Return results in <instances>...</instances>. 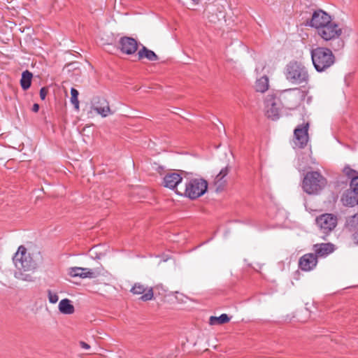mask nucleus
<instances>
[{
    "label": "nucleus",
    "instance_id": "11",
    "mask_svg": "<svg viewBox=\"0 0 358 358\" xmlns=\"http://www.w3.org/2000/svg\"><path fill=\"white\" fill-rule=\"evenodd\" d=\"M118 48L122 53L131 55L137 51L138 43L132 37L122 36L119 40Z\"/></svg>",
    "mask_w": 358,
    "mask_h": 358
},
{
    "label": "nucleus",
    "instance_id": "3",
    "mask_svg": "<svg viewBox=\"0 0 358 358\" xmlns=\"http://www.w3.org/2000/svg\"><path fill=\"white\" fill-rule=\"evenodd\" d=\"M333 51L331 48L327 47H317L310 50L313 64L317 72L327 71L336 62Z\"/></svg>",
    "mask_w": 358,
    "mask_h": 358
},
{
    "label": "nucleus",
    "instance_id": "32",
    "mask_svg": "<svg viewBox=\"0 0 358 358\" xmlns=\"http://www.w3.org/2000/svg\"><path fill=\"white\" fill-rule=\"evenodd\" d=\"M79 344L80 346L83 349L89 350L90 348V345L84 341H80Z\"/></svg>",
    "mask_w": 358,
    "mask_h": 358
},
{
    "label": "nucleus",
    "instance_id": "6",
    "mask_svg": "<svg viewBox=\"0 0 358 358\" xmlns=\"http://www.w3.org/2000/svg\"><path fill=\"white\" fill-rule=\"evenodd\" d=\"M308 92L295 87L281 92L277 99L282 108L294 110L305 99Z\"/></svg>",
    "mask_w": 358,
    "mask_h": 358
},
{
    "label": "nucleus",
    "instance_id": "23",
    "mask_svg": "<svg viewBox=\"0 0 358 358\" xmlns=\"http://www.w3.org/2000/svg\"><path fill=\"white\" fill-rule=\"evenodd\" d=\"M58 307L59 312L65 315L73 314L75 311V308L69 299H62Z\"/></svg>",
    "mask_w": 358,
    "mask_h": 358
},
{
    "label": "nucleus",
    "instance_id": "25",
    "mask_svg": "<svg viewBox=\"0 0 358 358\" xmlns=\"http://www.w3.org/2000/svg\"><path fill=\"white\" fill-rule=\"evenodd\" d=\"M231 320V317H229L226 313L221 314L219 317L216 316H210L209 318V324L210 325H222L226 323H228Z\"/></svg>",
    "mask_w": 358,
    "mask_h": 358
},
{
    "label": "nucleus",
    "instance_id": "29",
    "mask_svg": "<svg viewBox=\"0 0 358 358\" xmlns=\"http://www.w3.org/2000/svg\"><path fill=\"white\" fill-rule=\"evenodd\" d=\"M49 302L55 303L58 301L59 297L57 293H53L50 289L47 291Z\"/></svg>",
    "mask_w": 358,
    "mask_h": 358
},
{
    "label": "nucleus",
    "instance_id": "27",
    "mask_svg": "<svg viewBox=\"0 0 358 358\" xmlns=\"http://www.w3.org/2000/svg\"><path fill=\"white\" fill-rule=\"evenodd\" d=\"M71 103L74 106L76 110L79 109V101H78V91L74 87L71 89Z\"/></svg>",
    "mask_w": 358,
    "mask_h": 358
},
{
    "label": "nucleus",
    "instance_id": "16",
    "mask_svg": "<svg viewBox=\"0 0 358 358\" xmlns=\"http://www.w3.org/2000/svg\"><path fill=\"white\" fill-rule=\"evenodd\" d=\"M316 258L325 257L335 250V245L331 243L314 244L313 246Z\"/></svg>",
    "mask_w": 358,
    "mask_h": 358
},
{
    "label": "nucleus",
    "instance_id": "1",
    "mask_svg": "<svg viewBox=\"0 0 358 358\" xmlns=\"http://www.w3.org/2000/svg\"><path fill=\"white\" fill-rule=\"evenodd\" d=\"M13 262L17 268L15 273L16 278L27 282L34 281L32 273L36 269L37 264L30 255L27 253V248L24 245L18 248L13 257Z\"/></svg>",
    "mask_w": 358,
    "mask_h": 358
},
{
    "label": "nucleus",
    "instance_id": "19",
    "mask_svg": "<svg viewBox=\"0 0 358 358\" xmlns=\"http://www.w3.org/2000/svg\"><path fill=\"white\" fill-rule=\"evenodd\" d=\"M68 274L73 278L80 277L81 278H95V273L90 268L83 267H71L69 268Z\"/></svg>",
    "mask_w": 358,
    "mask_h": 358
},
{
    "label": "nucleus",
    "instance_id": "8",
    "mask_svg": "<svg viewBox=\"0 0 358 358\" xmlns=\"http://www.w3.org/2000/svg\"><path fill=\"white\" fill-rule=\"evenodd\" d=\"M317 225L323 234L328 235L337 225V217L331 213H324L316 217Z\"/></svg>",
    "mask_w": 358,
    "mask_h": 358
},
{
    "label": "nucleus",
    "instance_id": "4",
    "mask_svg": "<svg viewBox=\"0 0 358 358\" xmlns=\"http://www.w3.org/2000/svg\"><path fill=\"white\" fill-rule=\"evenodd\" d=\"M327 185V178L320 171H310L303 175L301 187L306 194L317 195L320 194Z\"/></svg>",
    "mask_w": 358,
    "mask_h": 358
},
{
    "label": "nucleus",
    "instance_id": "12",
    "mask_svg": "<svg viewBox=\"0 0 358 358\" xmlns=\"http://www.w3.org/2000/svg\"><path fill=\"white\" fill-rule=\"evenodd\" d=\"M331 19V15L323 11L322 10H317L313 12L310 22L307 24L310 27L315 28L317 31L320 29V27L324 26V24L327 23H329Z\"/></svg>",
    "mask_w": 358,
    "mask_h": 358
},
{
    "label": "nucleus",
    "instance_id": "9",
    "mask_svg": "<svg viewBox=\"0 0 358 358\" xmlns=\"http://www.w3.org/2000/svg\"><path fill=\"white\" fill-rule=\"evenodd\" d=\"M309 123L299 124L294 131V144L300 149L304 148L308 142Z\"/></svg>",
    "mask_w": 358,
    "mask_h": 358
},
{
    "label": "nucleus",
    "instance_id": "14",
    "mask_svg": "<svg viewBox=\"0 0 358 358\" xmlns=\"http://www.w3.org/2000/svg\"><path fill=\"white\" fill-rule=\"evenodd\" d=\"M345 229L351 234L355 243L358 245V213L346 217Z\"/></svg>",
    "mask_w": 358,
    "mask_h": 358
},
{
    "label": "nucleus",
    "instance_id": "31",
    "mask_svg": "<svg viewBox=\"0 0 358 358\" xmlns=\"http://www.w3.org/2000/svg\"><path fill=\"white\" fill-rule=\"evenodd\" d=\"M48 93V89L46 87H43L40 90V98L41 100H45Z\"/></svg>",
    "mask_w": 358,
    "mask_h": 358
},
{
    "label": "nucleus",
    "instance_id": "10",
    "mask_svg": "<svg viewBox=\"0 0 358 358\" xmlns=\"http://www.w3.org/2000/svg\"><path fill=\"white\" fill-rule=\"evenodd\" d=\"M265 104L267 117L272 120H277L279 119L281 105L277 99V95H268L265 100Z\"/></svg>",
    "mask_w": 358,
    "mask_h": 358
},
{
    "label": "nucleus",
    "instance_id": "33",
    "mask_svg": "<svg viewBox=\"0 0 358 358\" xmlns=\"http://www.w3.org/2000/svg\"><path fill=\"white\" fill-rule=\"evenodd\" d=\"M39 108H40L39 104L34 103V105L32 106V108H31V110L34 113H37V112H38Z\"/></svg>",
    "mask_w": 358,
    "mask_h": 358
},
{
    "label": "nucleus",
    "instance_id": "20",
    "mask_svg": "<svg viewBox=\"0 0 358 358\" xmlns=\"http://www.w3.org/2000/svg\"><path fill=\"white\" fill-rule=\"evenodd\" d=\"M94 110L102 117H106L109 114H111L109 103L107 100L103 97L98 96L94 99Z\"/></svg>",
    "mask_w": 358,
    "mask_h": 358
},
{
    "label": "nucleus",
    "instance_id": "24",
    "mask_svg": "<svg viewBox=\"0 0 358 358\" xmlns=\"http://www.w3.org/2000/svg\"><path fill=\"white\" fill-rule=\"evenodd\" d=\"M33 78V74L28 70H25L22 73L21 79H20V85L22 89L24 91L29 89L31 85V80Z\"/></svg>",
    "mask_w": 358,
    "mask_h": 358
},
{
    "label": "nucleus",
    "instance_id": "26",
    "mask_svg": "<svg viewBox=\"0 0 358 358\" xmlns=\"http://www.w3.org/2000/svg\"><path fill=\"white\" fill-rule=\"evenodd\" d=\"M268 88V78L266 76H264L258 79L255 83V89L257 92H264Z\"/></svg>",
    "mask_w": 358,
    "mask_h": 358
},
{
    "label": "nucleus",
    "instance_id": "17",
    "mask_svg": "<svg viewBox=\"0 0 358 358\" xmlns=\"http://www.w3.org/2000/svg\"><path fill=\"white\" fill-rule=\"evenodd\" d=\"M231 170V167L229 166H226L222 168L218 174L215 176L214 180V185L215 187V190L217 192H222L224 190L226 185L227 180L225 179L226 176L229 174Z\"/></svg>",
    "mask_w": 358,
    "mask_h": 358
},
{
    "label": "nucleus",
    "instance_id": "18",
    "mask_svg": "<svg viewBox=\"0 0 358 358\" xmlns=\"http://www.w3.org/2000/svg\"><path fill=\"white\" fill-rule=\"evenodd\" d=\"M131 292L134 294H142V296L140 297V299L143 301L152 300L154 296L153 289L152 287L147 290V289L140 283H135L131 289Z\"/></svg>",
    "mask_w": 358,
    "mask_h": 358
},
{
    "label": "nucleus",
    "instance_id": "2",
    "mask_svg": "<svg viewBox=\"0 0 358 358\" xmlns=\"http://www.w3.org/2000/svg\"><path fill=\"white\" fill-rule=\"evenodd\" d=\"M317 34L325 41L329 42V46L334 51L342 50L345 45L344 41L341 38L342 29L338 24L331 19L329 23L324 24L317 31Z\"/></svg>",
    "mask_w": 358,
    "mask_h": 358
},
{
    "label": "nucleus",
    "instance_id": "28",
    "mask_svg": "<svg viewBox=\"0 0 358 358\" xmlns=\"http://www.w3.org/2000/svg\"><path fill=\"white\" fill-rule=\"evenodd\" d=\"M343 172L348 176V178L352 180L353 177H358V171L352 169L349 165H346L343 169Z\"/></svg>",
    "mask_w": 358,
    "mask_h": 358
},
{
    "label": "nucleus",
    "instance_id": "34",
    "mask_svg": "<svg viewBox=\"0 0 358 358\" xmlns=\"http://www.w3.org/2000/svg\"><path fill=\"white\" fill-rule=\"evenodd\" d=\"M195 4H199L201 0H192Z\"/></svg>",
    "mask_w": 358,
    "mask_h": 358
},
{
    "label": "nucleus",
    "instance_id": "7",
    "mask_svg": "<svg viewBox=\"0 0 358 358\" xmlns=\"http://www.w3.org/2000/svg\"><path fill=\"white\" fill-rule=\"evenodd\" d=\"M208 189V182L203 178H192L185 183V187L183 192L176 189L178 195L183 196L192 200H195L203 196Z\"/></svg>",
    "mask_w": 358,
    "mask_h": 358
},
{
    "label": "nucleus",
    "instance_id": "5",
    "mask_svg": "<svg viewBox=\"0 0 358 358\" xmlns=\"http://www.w3.org/2000/svg\"><path fill=\"white\" fill-rule=\"evenodd\" d=\"M284 74L285 78L292 84H307L309 80V74L306 67L297 61H291L285 66Z\"/></svg>",
    "mask_w": 358,
    "mask_h": 358
},
{
    "label": "nucleus",
    "instance_id": "21",
    "mask_svg": "<svg viewBox=\"0 0 358 358\" xmlns=\"http://www.w3.org/2000/svg\"><path fill=\"white\" fill-rule=\"evenodd\" d=\"M341 201L345 206L352 207L358 204V195L351 187H350L343 194Z\"/></svg>",
    "mask_w": 358,
    "mask_h": 358
},
{
    "label": "nucleus",
    "instance_id": "22",
    "mask_svg": "<svg viewBox=\"0 0 358 358\" xmlns=\"http://www.w3.org/2000/svg\"><path fill=\"white\" fill-rule=\"evenodd\" d=\"M141 48L138 50V59L141 60L144 58L147 59L148 61L155 62L159 59V57L155 54V52L147 47L141 45Z\"/></svg>",
    "mask_w": 358,
    "mask_h": 358
},
{
    "label": "nucleus",
    "instance_id": "13",
    "mask_svg": "<svg viewBox=\"0 0 358 358\" xmlns=\"http://www.w3.org/2000/svg\"><path fill=\"white\" fill-rule=\"evenodd\" d=\"M178 172H170L167 173L162 181V185L164 187L169 188L170 189H175L177 187V185L180 184L182 180V174H186V172L184 171L179 170Z\"/></svg>",
    "mask_w": 358,
    "mask_h": 358
},
{
    "label": "nucleus",
    "instance_id": "15",
    "mask_svg": "<svg viewBox=\"0 0 358 358\" xmlns=\"http://www.w3.org/2000/svg\"><path fill=\"white\" fill-rule=\"evenodd\" d=\"M317 264V259L313 253H307L300 257L299 267L302 271H310L313 270Z\"/></svg>",
    "mask_w": 358,
    "mask_h": 358
},
{
    "label": "nucleus",
    "instance_id": "30",
    "mask_svg": "<svg viewBox=\"0 0 358 358\" xmlns=\"http://www.w3.org/2000/svg\"><path fill=\"white\" fill-rule=\"evenodd\" d=\"M350 187H351L358 195V176L353 177L350 180Z\"/></svg>",
    "mask_w": 358,
    "mask_h": 358
}]
</instances>
